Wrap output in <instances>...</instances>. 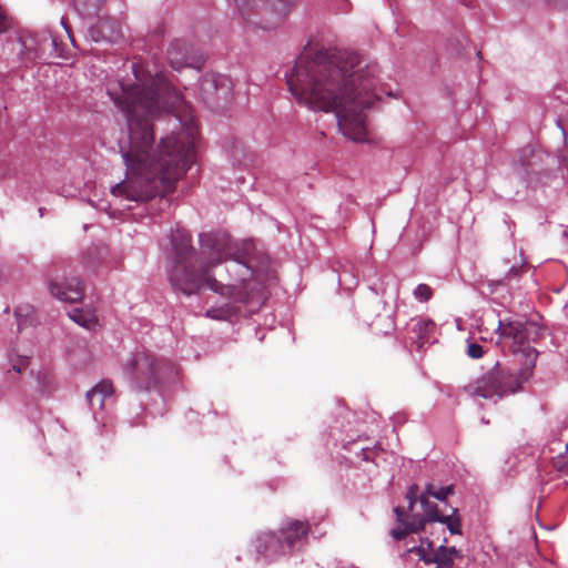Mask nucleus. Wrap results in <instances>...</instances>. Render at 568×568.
Returning <instances> with one entry per match:
<instances>
[{
    "instance_id": "obj_16",
    "label": "nucleus",
    "mask_w": 568,
    "mask_h": 568,
    "mask_svg": "<svg viewBox=\"0 0 568 568\" xmlns=\"http://www.w3.org/2000/svg\"><path fill=\"white\" fill-rule=\"evenodd\" d=\"M69 317L80 326L92 329L98 324V317L91 310L74 308L69 313Z\"/></svg>"
},
{
    "instance_id": "obj_13",
    "label": "nucleus",
    "mask_w": 568,
    "mask_h": 568,
    "mask_svg": "<svg viewBox=\"0 0 568 568\" xmlns=\"http://www.w3.org/2000/svg\"><path fill=\"white\" fill-rule=\"evenodd\" d=\"M50 293L59 301L75 303L83 297V284L78 277L65 278L61 282L52 281L49 285Z\"/></svg>"
},
{
    "instance_id": "obj_1",
    "label": "nucleus",
    "mask_w": 568,
    "mask_h": 568,
    "mask_svg": "<svg viewBox=\"0 0 568 568\" xmlns=\"http://www.w3.org/2000/svg\"><path fill=\"white\" fill-rule=\"evenodd\" d=\"M133 78L108 85V94L126 119L128 140L119 143L125 179L111 193L130 202H146L174 190L195 161L196 128L184 120L179 134L162 138L154 148L153 120L163 111L187 114L183 95L164 77L132 64Z\"/></svg>"
},
{
    "instance_id": "obj_19",
    "label": "nucleus",
    "mask_w": 568,
    "mask_h": 568,
    "mask_svg": "<svg viewBox=\"0 0 568 568\" xmlns=\"http://www.w3.org/2000/svg\"><path fill=\"white\" fill-rule=\"evenodd\" d=\"M435 323L427 318H419L413 326V332L416 334L422 347L424 342L427 341L428 336L434 332Z\"/></svg>"
},
{
    "instance_id": "obj_2",
    "label": "nucleus",
    "mask_w": 568,
    "mask_h": 568,
    "mask_svg": "<svg viewBox=\"0 0 568 568\" xmlns=\"http://www.w3.org/2000/svg\"><path fill=\"white\" fill-rule=\"evenodd\" d=\"M286 82L296 101L310 110L336 118L341 133L354 142H368L364 110L376 98L378 67L356 52L332 53L305 48Z\"/></svg>"
},
{
    "instance_id": "obj_18",
    "label": "nucleus",
    "mask_w": 568,
    "mask_h": 568,
    "mask_svg": "<svg viewBox=\"0 0 568 568\" xmlns=\"http://www.w3.org/2000/svg\"><path fill=\"white\" fill-rule=\"evenodd\" d=\"M423 493L427 494L430 498L445 503L449 496L454 495V486H437L436 484L428 483Z\"/></svg>"
},
{
    "instance_id": "obj_6",
    "label": "nucleus",
    "mask_w": 568,
    "mask_h": 568,
    "mask_svg": "<svg viewBox=\"0 0 568 568\" xmlns=\"http://www.w3.org/2000/svg\"><path fill=\"white\" fill-rule=\"evenodd\" d=\"M173 372L171 363L158 358L151 351L145 348L136 349L126 367L125 375L130 383L139 389H149L156 385L160 379Z\"/></svg>"
},
{
    "instance_id": "obj_3",
    "label": "nucleus",
    "mask_w": 568,
    "mask_h": 568,
    "mask_svg": "<svg viewBox=\"0 0 568 568\" xmlns=\"http://www.w3.org/2000/svg\"><path fill=\"white\" fill-rule=\"evenodd\" d=\"M190 234L182 229L171 230L169 280L185 295L206 287L226 298L210 306L205 316L215 321H232L237 312L235 303H245L251 293L260 291L262 282L254 270L255 245L251 240L234 241L222 231L199 235L200 258L196 267L191 262L193 247Z\"/></svg>"
},
{
    "instance_id": "obj_22",
    "label": "nucleus",
    "mask_w": 568,
    "mask_h": 568,
    "mask_svg": "<svg viewBox=\"0 0 568 568\" xmlns=\"http://www.w3.org/2000/svg\"><path fill=\"white\" fill-rule=\"evenodd\" d=\"M413 295L415 300L419 302H427L433 296V290L427 284H418L416 288L413 291Z\"/></svg>"
},
{
    "instance_id": "obj_14",
    "label": "nucleus",
    "mask_w": 568,
    "mask_h": 568,
    "mask_svg": "<svg viewBox=\"0 0 568 568\" xmlns=\"http://www.w3.org/2000/svg\"><path fill=\"white\" fill-rule=\"evenodd\" d=\"M541 153L536 152L530 146H526L519 151L515 156L514 163L518 174L526 176L530 173H537L539 170V162Z\"/></svg>"
},
{
    "instance_id": "obj_23",
    "label": "nucleus",
    "mask_w": 568,
    "mask_h": 568,
    "mask_svg": "<svg viewBox=\"0 0 568 568\" xmlns=\"http://www.w3.org/2000/svg\"><path fill=\"white\" fill-rule=\"evenodd\" d=\"M467 354L471 358H480L484 355L483 346L477 343H469L467 347Z\"/></svg>"
},
{
    "instance_id": "obj_11",
    "label": "nucleus",
    "mask_w": 568,
    "mask_h": 568,
    "mask_svg": "<svg viewBox=\"0 0 568 568\" xmlns=\"http://www.w3.org/2000/svg\"><path fill=\"white\" fill-rule=\"evenodd\" d=\"M168 59L171 67L175 70L190 67L200 70L204 64L202 55L193 53L192 48L182 40H174L168 49Z\"/></svg>"
},
{
    "instance_id": "obj_4",
    "label": "nucleus",
    "mask_w": 568,
    "mask_h": 568,
    "mask_svg": "<svg viewBox=\"0 0 568 568\" xmlns=\"http://www.w3.org/2000/svg\"><path fill=\"white\" fill-rule=\"evenodd\" d=\"M496 332L501 338H509L518 347L535 342L538 328L532 323L519 320L498 321ZM527 363L517 368L508 363L496 362L494 366L477 381L465 386V392L470 396H479L496 403L508 395L515 394L532 375V368L537 359V352L530 347L523 348Z\"/></svg>"
},
{
    "instance_id": "obj_20",
    "label": "nucleus",
    "mask_w": 568,
    "mask_h": 568,
    "mask_svg": "<svg viewBox=\"0 0 568 568\" xmlns=\"http://www.w3.org/2000/svg\"><path fill=\"white\" fill-rule=\"evenodd\" d=\"M32 307L29 305L18 306L14 311L19 331H22L27 325L32 324L31 313Z\"/></svg>"
},
{
    "instance_id": "obj_29",
    "label": "nucleus",
    "mask_w": 568,
    "mask_h": 568,
    "mask_svg": "<svg viewBox=\"0 0 568 568\" xmlns=\"http://www.w3.org/2000/svg\"><path fill=\"white\" fill-rule=\"evenodd\" d=\"M176 116L179 118V122H183L182 118L179 114H176Z\"/></svg>"
},
{
    "instance_id": "obj_17",
    "label": "nucleus",
    "mask_w": 568,
    "mask_h": 568,
    "mask_svg": "<svg viewBox=\"0 0 568 568\" xmlns=\"http://www.w3.org/2000/svg\"><path fill=\"white\" fill-rule=\"evenodd\" d=\"M437 523L445 525L452 535H462V519L457 508L452 507L450 514H443Z\"/></svg>"
},
{
    "instance_id": "obj_21",
    "label": "nucleus",
    "mask_w": 568,
    "mask_h": 568,
    "mask_svg": "<svg viewBox=\"0 0 568 568\" xmlns=\"http://www.w3.org/2000/svg\"><path fill=\"white\" fill-rule=\"evenodd\" d=\"M101 0H74V7L80 14L91 16L98 12Z\"/></svg>"
},
{
    "instance_id": "obj_10",
    "label": "nucleus",
    "mask_w": 568,
    "mask_h": 568,
    "mask_svg": "<svg viewBox=\"0 0 568 568\" xmlns=\"http://www.w3.org/2000/svg\"><path fill=\"white\" fill-rule=\"evenodd\" d=\"M310 531V523L297 519H286L281 524L278 535L288 554L300 550L305 544Z\"/></svg>"
},
{
    "instance_id": "obj_7",
    "label": "nucleus",
    "mask_w": 568,
    "mask_h": 568,
    "mask_svg": "<svg viewBox=\"0 0 568 568\" xmlns=\"http://www.w3.org/2000/svg\"><path fill=\"white\" fill-rule=\"evenodd\" d=\"M446 539L436 545L434 540L423 538L419 545L408 549L428 568H454L455 560L462 558L460 550L445 546Z\"/></svg>"
},
{
    "instance_id": "obj_27",
    "label": "nucleus",
    "mask_w": 568,
    "mask_h": 568,
    "mask_svg": "<svg viewBox=\"0 0 568 568\" xmlns=\"http://www.w3.org/2000/svg\"><path fill=\"white\" fill-rule=\"evenodd\" d=\"M519 272H520V267L511 266V267L508 270V272H507V274H506V277H507V278H510V277H513V276H518Z\"/></svg>"
},
{
    "instance_id": "obj_25",
    "label": "nucleus",
    "mask_w": 568,
    "mask_h": 568,
    "mask_svg": "<svg viewBox=\"0 0 568 568\" xmlns=\"http://www.w3.org/2000/svg\"><path fill=\"white\" fill-rule=\"evenodd\" d=\"M27 364H28V359L26 356L19 357V359L11 365V368L13 372L20 373L21 371H23L27 367Z\"/></svg>"
},
{
    "instance_id": "obj_5",
    "label": "nucleus",
    "mask_w": 568,
    "mask_h": 568,
    "mask_svg": "<svg viewBox=\"0 0 568 568\" xmlns=\"http://www.w3.org/2000/svg\"><path fill=\"white\" fill-rule=\"evenodd\" d=\"M408 501L407 514L399 507L395 508L397 519L396 526L390 530L394 539L400 540L408 534L419 530H426L427 525L436 524L443 514H440L436 503L425 493L418 496V486L412 485L406 494Z\"/></svg>"
},
{
    "instance_id": "obj_15",
    "label": "nucleus",
    "mask_w": 568,
    "mask_h": 568,
    "mask_svg": "<svg viewBox=\"0 0 568 568\" xmlns=\"http://www.w3.org/2000/svg\"><path fill=\"white\" fill-rule=\"evenodd\" d=\"M113 386L109 381H102L87 393V400L97 418V410L103 409L105 402L112 397Z\"/></svg>"
},
{
    "instance_id": "obj_28",
    "label": "nucleus",
    "mask_w": 568,
    "mask_h": 568,
    "mask_svg": "<svg viewBox=\"0 0 568 568\" xmlns=\"http://www.w3.org/2000/svg\"><path fill=\"white\" fill-rule=\"evenodd\" d=\"M61 23H62L63 28L65 29V31H67L68 36L70 37V32H69L68 27L65 26L64 18H62V19H61Z\"/></svg>"
},
{
    "instance_id": "obj_24",
    "label": "nucleus",
    "mask_w": 568,
    "mask_h": 568,
    "mask_svg": "<svg viewBox=\"0 0 568 568\" xmlns=\"http://www.w3.org/2000/svg\"><path fill=\"white\" fill-rule=\"evenodd\" d=\"M379 448H362V457L364 460H374L375 456L377 455V452Z\"/></svg>"
},
{
    "instance_id": "obj_8",
    "label": "nucleus",
    "mask_w": 568,
    "mask_h": 568,
    "mask_svg": "<svg viewBox=\"0 0 568 568\" xmlns=\"http://www.w3.org/2000/svg\"><path fill=\"white\" fill-rule=\"evenodd\" d=\"M47 45L54 47L55 39L50 33L43 32L40 39L33 36L26 39L14 38L7 43L4 50L10 51L8 59H11L12 62H22L29 59L28 55L31 52L34 53V57H41L45 52Z\"/></svg>"
},
{
    "instance_id": "obj_12",
    "label": "nucleus",
    "mask_w": 568,
    "mask_h": 568,
    "mask_svg": "<svg viewBox=\"0 0 568 568\" xmlns=\"http://www.w3.org/2000/svg\"><path fill=\"white\" fill-rule=\"evenodd\" d=\"M202 97L205 101L227 100L231 95L232 83L224 74H206L200 84Z\"/></svg>"
},
{
    "instance_id": "obj_26",
    "label": "nucleus",
    "mask_w": 568,
    "mask_h": 568,
    "mask_svg": "<svg viewBox=\"0 0 568 568\" xmlns=\"http://www.w3.org/2000/svg\"><path fill=\"white\" fill-rule=\"evenodd\" d=\"M8 27H9L8 17H7L4 10L0 7V34L6 32Z\"/></svg>"
},
{
    "instance_id": "obj_9",
    "label": "nucleus",
    "mask_w": 568,
    "mask_h": 568,
    "mask_svg": "<svg viewBox=\"0 0 568 568\" xmlns=\"http://www.w3.org/2000/svg\"><path fill=\"white\" fill-rule=\"evenodd\" d=\"M253 547L257 560L263 561H274L288 554L280 535L274 531L258 532L253 540Z\"/></svg>"
}]
</instances>
